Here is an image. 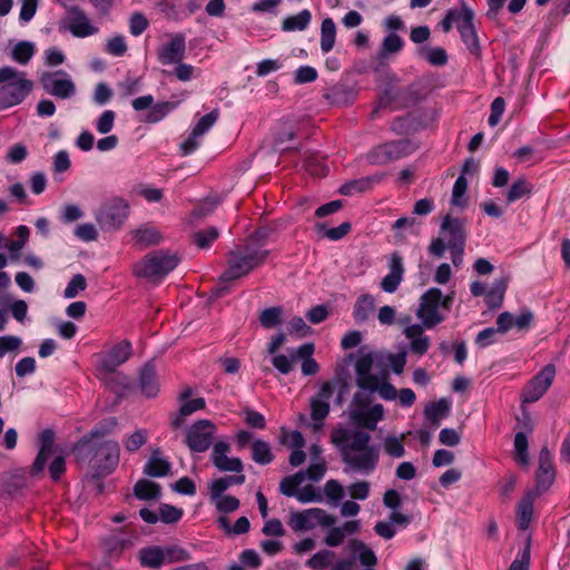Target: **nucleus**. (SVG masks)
Returning <instances> with one entry per match:
<instances>
[{
  "label": "nucleus",
  "instance_id": "obj_1",
  "mask_svg": "<svg viewBox=\"0 0 570 570\" xmlns=\"http://www.w3.org/2000/svg\"><path fill=\"white\" fill-rule=\"evenodd\" d=\"M115 419L105 421L100 426L83 435L72 448V454L80 465L89 469L95 479L109 475L118 466L119 444L106 439V434L116 426Z\"/></svg>",
  "mask_w": 570,
  "mask_h": 570
},
{
  "label": "nucleus",
  "instance_id": "obj_42",
  "mask_svg": "<svg viewBox=\"0 0 570 570\" xmlns=\"http://www.w3.org/2000/svg\"><path fill=\"white\" fill-rule=\"evenodd\" d=\"M305 474L299 471L293 475L284 478L279 483V491L286 497H295L297 494V488L304 482Z\"/></svg>",
  "mask_w": 570,
  "mask_h": 570
},
{
  "label": "nucleus",
  "instance_id": "obj_6",
  "mask_svg": "<svg viewBox=\"0 0 570 570\" xmlns=\"http://www.w3.org/2000/svg\"><path fill=\"white\" fill-rule=\"evenodd\" d=\"M177 254L167 250H154L134 265V274L151 283H160L179 264Z\"/></svg>",
  "mask_w": 570,
  "mask_h": 570
},
{
  "label": "nucleus",
  "instance_id": "obj_44",
  "mask_svg": "<svg viewBox=\"0 0 570 570\" xmlns=\"http://www.w3.org/2000/svg\"><path fill=\"white\" fill-rule=\"evenodd\" d=\"M35 55V45L30 41L18 42L11 52V58L20 63L27 65Z\"/></svg>",
  "mask_w": 570,
  "mask_h": 570
},
{
  "label": "nucleus",
  "instance_id": "obj_29",
  "mask_svg": "<svg viewBox=\"0 0 570 570\" xmlns=\"http://www.w3.org/2000/svg\"><path fill=\"white\" fill-rule=\"evenodd\" d=\"M139 561L142 567L159 569L166 562V554L159 547L142 548L139 551Z\"/></svg>",
  "mask_w": 570,
  "mask_h": 570
},
{
  "label": "nucleus",
  "instance_id": "obj_20",
  "mask_svg": "<svg viewBox=\"0 0 570 570\" xmlns=\"http://www.w3.org/2000/svg\"><path fill=\"white\" fill-rule=\"evenodd\" d=\"M365 347L360 350L361 356L356 361V382L362 390H373L376 387L377 376L371 374V368L374 363L373 353H364Z\"/></svg>",
  "mask_w": 570,
  "mask_h": 570
},
{
  "label": "nucleus",
  "instance_id": "obj_27",
  "mask_svg": "<svg viewBox=\"0 0 570 570\" xmlns=\"http://www.w3.org/2000/svg\"><path fill=\"white\" fill-rule=\"evenodd\" d=\"M360 529V521L357 520H351L346 521L342 527H334L332 528L327 535L324 539V542L328 547H337L340 546L346 534H353L357 532Z\"/></svg>",
  "mask_w": 570,
  "mask_h": 570
},
{
  "label": "nucleus",
  "instance_id": "obj_30",
  "mask_svg": "<svg viewBox=\"0 0 570 570\" xmlns=\"http://www.w3.org/2000/svg\"><path fill=\"white\" fill-rule=\"evenodd\" d=\"M139 383L140 389L146 396H156L158 392V383L156 380V371L154 365L148 363L141 368Z\"/></svg>",
  "mask_w": 570,
  "mask_h": 570
},
{
  "label": "nucleus",
  "instance_id": "obj_55",
  "mask_svg": "<svg viewBox=\"0 0 570 570\" xmlns=\"http://www.w3.org/2000/svg\"><path fill=\"white\" fill-rule=\"evenodd\" d=\"M306 170L313 176H325L328 173L327 166L316 155H309L304 160Z\"/></svg>",
  "mask_w": 570,
  "mask_h": 570
},
{
  "label": "nucleus",
  "instance_id": "obj_18",
  "mask_svg": "<svg viewBox=\"0 0 570 570\" xmlns=\"http://www.w3.org/2000/svg\"><path fill=\"white\" fill-rule=\"evenodd\" d=\"M556 472L552 462V454L547 448H542L539 454V468L537 471V485L531 492L540 495L546 492L554 482Z\"/></svg>",
  "mask_w": 570,
  "mask_h": 570
},
{
  "label": "nucleus",
  "instance_id": "obj_25",
  "mask_svg": "<svg viewBox=\"0 0 570 570\" xmlns=\"http://www.w3.org/2000/svg\"><path fill=\"white\" fill-rule=\"evenodd\" d=\"M539 495L534 492H528L520 500L517 507V524L521 530H527L533 515V502Z\"/></svg>",
  "mask_w": 570,
  "mask_h": 570
},
{
  "label": "nucleus",
  "instance_id": "obj_23",
  "mask_svg": "<svg viewBox=\"0 0 570 570\" xmlns=\"http://www.w3.org/2000/svg\"><path fill=\"white\" fill-rule=\"evenodd\" d=\"M403 275V263L402 258L394 254L390 263V273L383 277L381 282V288L386 293H394L399 288L402 282Z\"/></svg>",
  "mask_w": 570,
  "mask_h": 570
},
{
  "label": "nucleus",
  "instance_id": "obj_49",
  "mask_svg": "<svg viewBox=\"0 0 570 570\" xmlns=\"http://www.w3.org/2000/svg\"><path fill=\"white\" fill-rule=\"evenodd\" d=\"M210 500L215 503L216 509L223 513L234 512L239 508V500L233 495L219 494L210 495Z\"/></svg>",
  "mask_w": 570,
  "mask_h": 570
},
{
  "label": "nucleus",
  "instance_id": "obj_9",
  "mask_svg": "<svg viewBox=\"0 0 570 570\" xmlns=\"http://www.w3.org/2000/svg\"><path fill=\"white\" fill-rule=\"evenodd\" d=\"M335 518L320 508H312L301 512H293L289 517V527L298 532L303 530H312L316 525L332 527Z\"/></svg>",
  "mask_w": 570,
  "mask_h": 570
},
{
  "label": "nucleus",
  "instance_id": "obj_31",
  "mask_svg": "<svg viewBox=\"0 0 570 570\" xmlns=\"http://www.w3.org/2000/svg\"><path fill=\"white\" fill-rule=\"evenodd\" d=\"M375 307V298L371 294L361 295L355 304L353 309V317L356 323H363L368 320Z\"/></svg>",
  "mask_w": 570,
  "mask_h": 570
},
{
  "label": "nucleus",
  "instance_id": "obj_64",
  "mask_svg": "<svg viewBox=\"0 0 570 570\" xmlns=\"http://www.w3.org/2000/svg\"><path fill=\"white\" fill-rule=\"evenodd\" d=\"M296 499L301 503L321 502L323 500V495L315 487L306 485L297 490Z\"/></svg>",
  "mask_w": 570,
  "mask_h": 570
},
{
  "label": "nucleus",
  "instance_id": "obj_13",
  "mask_svg": "<svg viewBox=\"0 0 570 570\" xmlns=\"http://www.w3.org/2000/svg\"><path fill=\"white\" fill-rule=\"evenodd\" d=\"M410 150L411 145L407 140L390 141L374 148L368 159L374 165H385L407 156Z\"/></svg>",
  "mask_w": 570,
  "mask_h": 570
},
{
  "label": "nucleus",
  "instance_id": "obj_22",
  "mask_svg": "<svg viewBox=\"0 0 570 570\" xmlns=\"http://www.w3.org/2000/svg\"><path fill=\"white\" fill-rule=\"evenodd\" d=\"M383 413L381 404H375L370 409L355 406L350 410V419L357 426L375 430L377 422L383 417Z\"/></svg>",
  "mask_w": 570,
  "mask_h": 570
},
{
  "label": "nucleus",
  "instance_id": "obj_19",
  "mask_svg": "<svg viewBox=\"0 0 570 570\" xmlns=\"http://www.w3.org/2000/svg\"><path fill=\"white\" fill-rule=\"evenodd\" d=\"M185 53L186 37L183 33H175L167 43L158 49L157 58L161 65H174L183 60Z\"/></svg>",
  "mask_w": 570,
  "mask_h": 570
},
{
  "label": "nucleus",
  "instance_id": "obj_63",
  "mask_svg": "<svg viewBox=\"0 0 570 570\" xmlns=\"http://www.w3.org/2000/svg\"><path fill=\"white\" fill-rule=\"evenodd\" d=\"M183 510L169 505V504H161L159 507V518L164 523H175L178 522L183 517Z\"/></svg>",
  "mask_w": 570,
  "mask_h": 570
},
{
  "label": "nucleus",
  "instance_id": "obj_43",
  "mask_svg": "<svg viewBox=\"0 0 570 570\" xmlns=\"http://www.w3.org/2000/svg\"><path fill=\"white\" fill-rule=\"evenodd\" d=\"M330 413V403H322L314 399H311V416L314 421L313 430L320 431L323 426V421Z\"/></svg>",
  "mask_w": 570,
  "mask_h": 570
},
{
  "label": "nucleus",
  "instance_id": "obj_46",
  "mask_svg": "<svg viewBox=\"0 0 570 570\" xmlns=\"http://www.w3.org/2000/svg\"><path fill=\"white\" fill-rule=\"evenodd\" d=\"M505 289V279H500L494 283L493 287L485 294V302L490 308H498L502 305Z\"/></svg>",
  "mask_w": 570,
  "mask_h": 570
},
{
  "label": "nucleus",
  "instance_id": "obj_16",
  "mask_svg": "<svg viewBox=\"0 0 570 570\" xmlns=\"http://www.w3.org/2000/svg\"><path fill=\"white\" fill-rule=\"evenodd\" d=\"M230 445L225 441L214 443L210 461L222 472H235L243 474L244 464L239 458H230Z\"/></svg>",
  "mask_w": 570,
  "mask_h": 570
},
{
  "label": "nucleus",
  "instance_id": "obj_11",
  "mask_svg": "<svg viewBox=\"0 0 570 570\" xmlns=\"http://www.w3.org/2000/svg\"><path fill=\"white\" fill-rule=\"evenodd\" d=\"M40 82L46 92L60 99H68L76 94V86L67 72H45Z\"/></svg>",
  "mask_w": 570,
  "mask_h": 570
},
{
  "label": "nucleus",
  "instance_id": "obj_2",
  "mask_svg": "<svg viewBox=\"0 0 570 570\" xmlns=\"http://www.w3.org/2000/svg\"><path fill=\"white\" fill-rule=\"evenodd\" d=\"M331 439L345 463V473L354 472L367 475L375 470L379 462V450L370 444L371 435L367 432L337 426Z\"/></svg>",
  "mask_w": 570,
  "mask_h": 570
},
{
  "label": "nucleus",
  "instance_id": "obj_50",
  "mask_svg": "<svg viewBox=\"0 0 570 570\" xmlns=\"http://www.w3.org/2000/svg\"><path fill=\"white\" fill-rule=\"evenodd\" d=\"M128 50L126 38L122 35H115L109 38L105 51L114 57H122Z\"/></svg>",
  "mask_w": 570,
  "mask_h": 570
},
{
  "label": "nucleus",
  "instance_id": "obj_52",
  "mask_svg": "<svg viewBox=\"0 0 570 570\" xmlns=\"http://www.w3.org/2000/svg\"><path fill=\"white\" fill-rule=\"evenodd\" d=\"M282 315H283V308L279 306L266 308L261 313V316H259L261 325L265 328H272V327L281 324Z\"/></svg>",
  "mask_w": 570,
  "mask_h": 570
},
{
  "label": "nucleus",
  "instance_id": "obj_15",
  "mask_svg": "<svg viewBox=\"0 0 570 570\" xmlns=\"http://www.w3.org/2000/svg\"><path fill=\"white\" fill-rule=\"evenodd\" d=\"M454 292L443 294L439 288H430V327L443 322L450 313Z\"/></svg>",
  "mask_w": 570,
  "mask_h": 570
},
{
  "label": "nucleus",
  "instance_id": "obj_7",
  "mask_svg": "<svg viewBox=\"0 0 570 570\" xmlns=\"http://www.w3.org/2000/svg\"><path fill=\"white\" fill-rule=\"evenodd\" d=\"M417 316L422 324H410V316H402L399 323L404 326V335L410 342L411 352L423 355L428 351V340L424 336V326H428V291L421 295Z\"/></svg>",
  "mask_w": 570,
  "mask_h": 570
},
{
  "label": "nucleus",
  "instance_id": "obj_61",
  "mask_svg": "<svg viewBox=\"0 0 570 570\" xmlns=\"http://www.w3.org/2000/svg\"><path fill=\"white\" fill-rule=\"evenodd\" d=\"M219 112L217 109L204 115L194 126L193 130L199 136H204L217 121Z\"/></svg>",
  "mask_w": 570,
  "mask_h": 570
},
{
  "label": "nucleus",
  "instance_id": "obj_53",
  "mask_svg": "<svg viewBox=\"0 0 570 570\" xmlns=\"http://www.w3.org/2000/svg\"><path fill=\"white\" fill-rule=\"evenodd\" d=\"M324 97L332 105H345L352 101L353 94L343 87H333Z\"/></svg>",
  "mask_w": 570,
  "mask_h": 570
},
{
  "label": "nucleus",
  "instance_id": "obj_39",
  "mask_svg": "<svg viewBox=\"0 0 570 570\" xmlns=\"http://www.w3.org/2000/svg\"><path fill=\"white\" fill-rule=\"evenodd\" d=\"M205 405H206V403L203 397H197L194 400L185 401L181 404L177 415L173 419V422H171L173 426L179 428L180 425L184 424V421L188 415L193 414L194 412H196L198 410H203L205 407Z\"/></svg>",
  "mask_w": 570,
  "mask_h": 570
},
{
  "label": "nucleus",
  "instance_id": "obj_41",
  "mask_svg": "<svg viewBox=\"0 0 570 570\" xmlns=\"http://www.w3.org/2000/svg\"><path fill=\"white\" fill-rule=\"evenodd\" d=\"M351 228L352 226L348 222H344L337 227L333 228H326L325 225L321 223L315 225V229L317 230L318 234H321L323 237H326L335 242L345 237L350 233Z\"/></svg>",
  "mask_w": 570,
  "mask_h": 570
},
{
  "label": "nucleus",
  "instance_id": "obj_36",
  "mask_svg": "<svg viewBox=\"0 0 570 570\" xmlns=\"http://www.w3.org/2000/svg\"><path fill=\"white\" fill-rule=\"evenodd\" d=\"M134 494L139 500H155L160 497L159 484L141 479L134 487Z\"/></svg>",
  "mask_w": 570,
  "mask_h": 570
},
{
  "label": "nucleus",
  "instance_id": "obj_57",
  "mask_svg": "<svg viewBox=\"0 0 570 570\" xmlns=\"http://www.w3.org/2000/svg\"><path fill=\"white\" fill-rule=\"evenodd\" d=\"M87 282L83 275L76 274L72 276L70 282L68 283L67 287L65 288L63 296L66 298H73L76 297L80 292L86 289Z\"/></svg>",
  "mask_w": 570,
  "mask_h": 570
},
{
  "label": "nucleus",
  "instance_id": "obj_62",
  "mask_svg": "<svg viewBox=\"0 0 570 570\" xmlns=\"http://www.w3.org/2000/svg\"><path fill=\"white\" fill-rule=\"evenodd\" d=\"M148 435L147 431L145 430H137L132 434H130L125 441V448L129 452H135L139 450L146 442H147Z\"/></svg>",
  "mask_w": 570,
  "mask_h": 570
},
{
  "label": "nucleus",
  "instance_id": "obj_4",
  "mask_svg": "<svg viewBox=\"0 0 570 570\" xmlns=\"http://www.w3.org/2000/svg\"><path fill=\"white\" fill-rule=\"evenodd\" d=\"M466 233L461 219L451 215L443 216L436 239L430 245V250L438 257H442L445 249L451 250L452 263L460 267L463 263Z\"/></svg>",
  "mask_w": 570,
  "mask_h": 570
},
{
  "label": "nucleus",
  "instance_id": "obj_33",
  "mask_svg": "<svg viewBox=\"0 0 570 570\" xmlns=\"http://www.w3.org/2000/svg\"><path fill=\"white\" fill-rule=\"evenodd\" d=\"M132 239L140 247H149L159 244L161 235L154 227L142 226L132 232Z\"/></svg>",
  "mask_w": 570,
  "mask_h": 570
},
{
  "label": "nucleus",
  "instance_id": "obj_26",
  "mask_svg": "<svg viewBox=\"0 0 570 570\" xmlns=\"http://www.w3.org/2000/svg\"><path fill=\"white\" fill-rule=\"evenodd\" d=\"M452 405L453 401L449 396H443L436 401L430 402V424L440 426L442 421L451 415Z\"/></svg>",
  "mask_w": 570,
  "mask_h": 570
},
{
  "label": "nucleus",
  "instance_id": "obj_37",
  "mask_svg": "<svg viewBox=\"0 0 570 570\" xmlns=\"http://www.w3.org/2000/svg\"><path fill=\"white\" fill-rule=\"evenodd\" d=\"M336 26L332 18H325L321 24V49L324 53L330 52L335 43Z\"/></svg>",
  "mask_w": 570,
  "mask_h": 570
},
{
  "label": "nucleus",
  "instance_id": "obj_10",
  "mask_svg": "<svg viewBox=\"0 0 570 570\" xmlns=\"http://www.w3.org/2000/svg\"><path fill=\"white\" fill-rule=\"evenodd\" d=\"M215 424L209 420H199L186 431L185 443L193 452H205L213 443Z\"/></svg>",
  "mask_w": 570,
  "mask_h": 570
},
{
  "label": "nucleus",
  "instance_id": "obj_35",
  "mask_svg": "<svg viewBox=\"0 0 570 570\" xmlns=\"http://www.w3.org/2000/svg\"><path fill=\"white\" fill-rule=\"evenodd\" d=\"M246 478L244 474L227 475L214 480L209 485V495L218 497L223 494L232 485H240L245 482Z\"/></svg>",
  "mask_w": 570,
  "mask_h": 570
},
{
  "label": "nucleus",
  "instance_id": "obj_60",
  "mask_svg": "<svg viewBox=\"0 0 570 570\" xmlns=\"http://www.w3.org/2000/svg\"><path fill=\"white\" fill-rule=\"evenodd\" d=\"M27 156V147L21 142H17L8 148L4 159L7 163L16 165L22 163Z\"/></svg>",
  "mask_w": 570,
  "mask_h": 570
},
{
  "label": "nucleus",
  "instance_id": "obj_34",
  "mask_svg": "<svg viewBox=\"0 0 570 570\" xmlns=\"http://www.w3.org/2000/svg\"><path fill=\"white\" fill-rule=\"evenodd\" d=\"M348 548L354 558L358 559L360 562L365 567H373L376 564L377 559L375 553L360 540H352Z\"/></svg>",
  "mask_w": 570,
  "mask_h": 570
},
{
  "label": "nucleus",
  "instance_id": "obj_8",
  "mask_svg": "<svg viewBox=\"0 0 570 570\" xmlns=\"http://www.w3.org/2000/svg\"><path fill=\"white\" fill-rule=\"evenodd\" d=\"M128 216V204L120 198L104 203L96 212L95 218L100 228L106 232L119 229Z\"/></svg>",
  "mask_w": 570,
  "mask_h": 570
},
{
  "label": "nucleus",
  "instance_id": "obj_51",
  "mask_svg": "<svg viewBox=\"0 0 570 570\" xmlns=\"http://www.w3.org/2000/svg\"><path fill=\"white\" fill-rule=\"evenodd\" d=\"M218 235L219 233L216 227H208L204 230L196 232L193 235V239L197 247L204 249L208 248L218 238Z\"/></svg>",
  "mask_w": 570,
  "mask_h": 570
},
{
  "label": "nucleus",
  "instance_id": "obj_45",
  "mask_svg": "<svg viewBox=\"0 0 570 570\" xmlns=\"http://www.w3.org/2000/svg\"><path fill=\"white\" fill-rule=\"evenodd\" d=\"M402 38L396 33L392 32L383 39L381 49L379 51V58L386 59L390 55L399 52L402 49Z\"/></svg>",
  "mask_w": 570,
  "mask_h": 570
},
{
  "label": "nucleus",
  "instance_id": "obj_56",
  "mask_svg": "<svg viewBox=\"0 0 570 570\" xmlns=\"http://www.w3.org/2000/svg\"><path fill=\"white\" fill-rule=\"evenodd\" d=\"M105 549L109 554L120 553L132 546L131 540L124 539L118 535H110L105 540Z\"/></svg>",
  "mask_w": 570,
  "mask_h": 570
},
{
  "label": "nucleus",
  "instance_id": "obj_47",
  "mask_svg": "<svg viewBox=\"0 0 570 570\" xmlns=\"http://www.w3.org/2000/svg\"><path fill=\"white\" fill-rule=\"evenodd\" d=\"M335 558V553L331 550H321L312 556L306 564L314 570H323L328 567Z\"/></svg>",
  "mask_w": 570,
  "mask_h": 570
},
{
  "label": "nucleus",
  "instance_id": "obj_14",
  "mask_svg": "<svg viewBox=\"0 0 570 570\" xmlns=\"http://www.w3.org/2000/svg\"><path fill=\"white\" fill-rule=\"evenodd\" d=\"M66 28L77 38H87L99 31V28L95 26L85 11L78 7L68 8Z\"/></svg>",
  "mask_w": 570,
  "mask_h": 570
},
{
  "label": "nucleus",
  "instance_id": "obj_48",
  "mask_svg": "<svg viewBox=\"0 0 570 570\" xmlns=\"http://www.w3.org/2000/svg\"><path fill=\"white\" fill-rule=\"evenodd\" d=\"M531 194V187L524 178L515 180L507 193V202L513 203Z\"/></svg>",
  "mask_w": 570,
  "mask_h": 570
},
{
  "label": "nucleus",
  "instance_id": "obj_17",
  "mask_svg": "<svg viewBox=\"0 0 570 570\" xmlns=\"http://www.w3.org/2000/svg\"><path fill=\"white\" fill-rule=\"evenodd\" d=\"M473 11L466 6H462L458 19V30L461 35V38L468 49L472 53H478L480 49L479 39L476 36L475 27L473 24Z\"/></svg>",
  "mask_w": 570,
  "mask_h": 570
},
{
  "label": "nucleus",
  "instance_id": "obj_28",
  "mask_svg": "<svg viewBox=\"0 0 570 570\" xmlns=\"http://www.w3.org/2000/svg\"><path fill=\"white\" fill-rule=\"evenodd\" d=\"M395 237L400 240L405 239L410 235H417L422 232L423 222L415 217H402L394 222L392 226Z\"/></svg>",
  "mask_w": 570,
  "mask_h": 570
},
{
  "label": "nucleus",
  "instance_id": "obj_32",
  "mask_svg": "<svg viewBox=\"0 0 570 570\" xmlns=\"http://www.w3.org/2000/svg\"><path fill=\"white\" fill-rule=\"evenodd\" d=\"M252 460L261 465H267L274 460L271 444L264 440L256 439L250 444Z\"/></svg>",
  "mask_w": 570,
  "mask_h": 570
},
{
  "label": "nucleus",
  "instance_id": "obj_58",
  "mask_svg": "<svg viewBox=\"0 0 570 570\" xmlns=\"http://www.w3.org/2000/svg\"><path fill=\"white\" fill-rule=\"evenodd\" d=\"M514 450L517 460L519 463L527 465L529 463L528 458V439L524 433L519 432L514 436Z\"/></svg>",
  "mask_w": 570,
  "mask_h": 570
},
{
  "label": "nucleus",
  "instance_id": "obj_40",
  "mask_svg": "<svg viewBox=\"0 0 570 570\" xmlns=\"http://www.w3.org/2000/svg\"><path fill=\"white\" fill-rule=\"evenodd\" d=\"M176 102L170 101L153 104L151 108L145 117V121L149 124H156L163 120L170 111L176 108Z\"/></svg>",
  "mask_w": 570,
  "mask_h": 570
},
{
  "label": "nucleus",
  "instance_id": "obj_21",
  "mask_svg": "<svg viewBox=\"0 0 570 570\" xmlns=\"http://www.w3.org/2000/svg\"><path fill=\"white\" fill-rule=\"evenodd\" d=\"M130 342L122 341L100 357L99 365L106 372H115L118 366L124 364L130 357Z\"/></svg>",
  "mask_w": 570,
  "mask_h": 570
},
{
  "label": "nucleus",
  "instance_id": "obj_24",
  "mask_svg": "<svg viewBox=\"0 0 570 570\" xmlns=\"http://www.w3.org/2000/svg\"><path fill=\"white\" fill-rule=\"evenodd\" d=\"M171 469V464L168 460L161 456L159 449L151 452L148 461L144 466V473L151 478L166 476Z\"/></svg>",
  "mask_w": 570,
  "mask_h": 570
},
{
  "label": "nucleus",
  "instance_id": "obj_12",
  "mask_svg": "<svg viewBox=\"0 0 570 570\" xmlns=\"http://www.w3.org/2000/svg\"><path fill=\"white\" fill-rule=\"evenodd\" d=\"M554 367L547 365L543 367L523 389L521 399L523 403H533L538 401L549 390L554 380Z\"/></svg>",
  "mask_w": 570,
  "mask_h": 570
},
{
  "label": "nucleus",
  "instance_id": "obj_5",
  "mask_svg": "<svg viewBox=\"0 0 570 570\" xmlns=\"http://www.w3.org/2000/svg\"><path fill=\"white\" fill-rule=\"evenodd\" d=\"M0 110L21 104L33 88L26 72L10 66L0 68Z\"/></svg>",
  "mask_w": 570,
  "mask_h": 570
},
{
  "label": "nucleus",
  "instance_id": "obj_3",
  "mask_svg": "<svg viewBox=\"0 0 570 570\" xmlns=\"http://www.w3.org/2000/svg\"><path fill=\"white\" fill-rule=\"evenodd\" d=\"M269 250L255 247L252 243L236 245L226 255L227 267L220 281L230 282L247 276L265 264Z\"/></svg>",
  "mask_w": 570,
  "mask_h": 570
},
{
  "label": "nucleus",
  "instance_id": "obj_38",
  "mask_svg": "<svg viewBox=\"0 0 570 570\" xmlns=\"http://www.w3.org/2000/svg\"><path fill=\"white\" fill-rule=\"evenodd\" d=\"M312 14L309 10L304 9L295 16H289L283 20L282 29L284 31L305 30L311 22Z\"/></svg>",
  "mask_w": 570,
  "mask_h": 570
},
{
  "label": "nucleus",
  "instance_id": "obj_59",
  "mask_svg": "<svg viewBox=\"0 0 570 570\" xmlns=\"http://www.w3.org/2000/svg\"><path fill=\"white\" fill-rule=\"evenodd\" d=\"M16 234L18 236V239L9 242L7 244V248L11 255H18L19 252L23 248L29 237V228L24 225H20L19 227H17Z\"/></svg>",
  "mask_w": 570,
  "mask_h": 570
},
{
  "label": "nucleus",
  "instance_id": "obj_54",
  "mask_svg": "<svg viewBox=\"0 0 570 570\" xmlns=\"http://www.w3.org/2000/svg\"><path fill=\"white\" fill-rule=\"evenodd\" d=\"M466 189H468V181L464 178V176L461 175L455 180L453 189H452V198H451L452 205L458 206V207L465 206L466 200L464 199V195L466 193Z\"/></svg>",
  "mask_w": 570,
  "mask_h": 570
}]
</instances>
